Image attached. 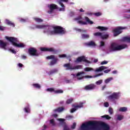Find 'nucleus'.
Listing matches in <instances>:
<instances>
[{"label": "nucleus", "mask_w": 130, "mask_h": 130, "mask_svg": "<svg viewBox=\"0 0 130 130\" xmlns=\"http://www.w3.org/2000/svg\"><path fill=\"white\" fill-rule=\"evenodd\" d=\"M36 28H37V29H44V28L48 29V26L44 25H36Z\"/></svg>", "instance_id": "a211bd4d"}, {"label": "nucleus", "mask_w": 130, "mask_h": 130, "mask_svg": "<svg viewBox=\"0 0 130 130\" xmlns=\"http://www.w3.org/2000/svg\"><path fill=\"white\" fill-rule=\"evenodd\" d=\"M50 11L48 12V14H52L54 10L57 9V6L55 4H52L49 6Z\"/></svg>", "instance_id": "f8f14e48"}, {"label": "nucleus", "mask_w": 130, "mask_h": 130, "mask_svg": "<svg viewBox=\"0 0 130 130\" xmlns=\"http://www.w3.org/2000/svg\"><path fill=\"white\" fill-rule=\"evenodd\" d=\"M55 94H62L63 93V90H56L54 91Z\"/></svg>", "instance_id": "72a5a7b5"}, {"label": "nucleus", "mask_w": 130, "mask_h": 130, "mask_svg": "<svg viewBox=\"0 0 130 130\" xmlns=\"http://www.w3.org/2000/svg\"><path fill=\"white\" fill-rule=\"evenodd\" d=\"M6 23L9 26H12V27H15V24L8 19L6 20Z\"/></svg>", "instance_id": "b1692460"}, {"label": "nucleus", "mask_w": 130, "mask_h": 130, "mask_svg": "<svg viewBox=\"0 0 130 130\" xmlns=\"http://www.w3.org/2000/svg\"><path fill=\"white\" fill-rule=\"evenodd\" d=\"M20 21H21V22H26V19H24L22 18V19L20 20Z\"/></svg>", "instance_id": "774afa93"}, {"label": "nucleus", "mask_w": 130, "mask_h": 130, "mask_svg": "<svg viewBox=\"0 0 130 130\" xmlns=\"http://www.w3.org/2000/svg\"><path fill=\"white\" fill-rule=\"evenodd\" d=\"M122 40L124 42H127V43H130V37H125L123 38Z\"/></svg>", "instance_id": "412c9836"}, {"label": "nucleus", "mask_w": 130, "mask_h": 130, "mask_svg": "<svg viewBox=\"0 0 130 130\" xmlns=\"http://www.w3.org/2000/svg\"><path fill=\"white\" fill-rule=\"evenodd\" d=\"M73 101H74V100L73 99H69L67 100L66 104H71V103H72V102H73Z\"/></svg>", "instance_id": "e433bc0d"}, {"label": "nucleus", "mask_w": 130, "mask_h": 130, "mask_svg": "<svg viewBox=\"0 0 130 130\" xmlns=\"http://www.w3.org/2000/svg\"><path fill=\"white\" fill-rule=\"evenodd\" d=\"M9 51H11L12 53H14V54H16V53H17V52L14 49H10Z\"/></svg>", "instance_id": "09e8293b"}, {"label": "nucleus", "mask_w": 130, "mask_h": 130, "mask_svg": "<svg viewBox=\"0 0 130 130\" xmlns=\"http://www.w3.org/2000/svg\"><path fill=\"white\" fill-rule=\"evenodd\" d=\"M109 113H110V114L112 115L113 114V109H112V108L110 107L109 108Z\"/></svg>", "instance_id": "ea45409f"}, {"label": "nucleus", "mask_w": 130, "mask_h": 130, "mask_svg": "<svg viewBox=\"0 0 130 130\" xmlns=\"http://www.w3.org/2000/svg\"><path fill=\"white\" fill-rule=\"evenodd\" d=\"M59 57L60 58H63L64 57H67V54H63L59 55Z\"/></svg>", "instance_id": "79ce46f5"}, {"label": "nucleus", "mask_w": 130, "mask_h": 130, "mask_svg": "<svg viewBox=\"0 0 130 130\" xmlns=\"http://www.w3.org/2000/svg\"><path fill=\"white\" fill-rule=\"evenodd\" d=\"M34 19L37 23H42V22H43V20L41 19V18H34Z\"/></svg>", "instance_id": "cd10ccee"}, {"label": "nucleus", "mask_w": 130, "mask_h": 130, "mask_svg": "<svg viewBox=\"0 0 130 130\" xmlns=\"http://www.w3.org/2000/svg\"><path fill=\"white\" fill-rule=\"evenodd\" d=\"M102 82H103L102 80H100L96 82V85H101V84H102Z\"/></svg>", "instance_id": "49530a36"}, {"label": "nucleus", "mask_w": 130, "mask_h": 130, "mask_svg": "<svg viewBox=\"0 0 130 130\" xmlns=\"http://www.w3.org/2000/svg\"><path fill=\"white\" fill-rule=\"evenodd\" d=\"M55 58V56L53 55H51L50 56H47L46 57L47 59H54Z\"/></svg>", "instance_id": "473e14b6"}, {"label": "nucleus", "mask_w": 130, "mask_h": 130, "mask_svg": "<svg viewBox=\"0 0 130 130\" xmlns=\"http://www.w3.org/2000/svg\"><path fill=\"white\" fill-rule=\"evenodd\" d=\"M47 32L50 35H54V34H64L66 30L60 26H48Z\"/></svg>", "instance_id": "f03ea898"}, {"label": "nucleus", "mask_w": 130, "mask_h": 130, "mask_svg": "<svg viewBox=\"0 0 130 130\" xmlns=\"http://www.w3.org/2000/svg\"><path fill=\"white\" fill-rule=\"evenodd\" d=\"M76 110H77V109L72 108L71 110V113H74V112H75V111H76Z\"/></svg>", "instance_id": "bf43d9fd"}, {"label": "nucleus", "mask_w": 130, "mask_h": 130, "mask_svg": "<svg viewBox=\"0 0 130 130\" xmlns=\"http://www.w3.org/2000/svg\"><path fill=\"white\" fill-rule=\"evenodd\" d=\"M58 120H59V121H60V122H62V123H64V120H66V119H62V118H59V119H58Z\"/></svg>", "instance_id": "6e6d98bb"}, {"label": "nucleus", "mask_w": 130, "mask_h": 130, "mask_svg": "<svg viewBox=\"0 0 130 130\" xmlns=\"http://www.w3.org/2000/svg\"><path fill=\"white\" fill-rule=\"evenodd\" d=\"M96 29H99L101 31H105L108 29V28L104 26H99L96 27Z\"/></svg>", "instance_id": "4be33fe9"}, {"label": "nucleus", "mask_w": 130, "mask_h": 130, "mask_svg": "<svg viewBox=\"0 0 130 130\" xmlns=\"http://www.w3.org/2000/svg\"><path fill=\"white\" fill-rule=\"evenodd\" d=\"M103 73H99V74H96L95 75H94L93 77L92 76H89V75H87L86 76H85V78H97V77H100V76H103Z\"/></svg>", "instance_id": "aec40b11"}, {"label": "nucleus", "mask_w": 130, "mask_h": 130, "mask_svg": "<svg viewBox=\"0 0 130 130\" xmlns=\"http://www.w3.org/2000/svg\"><path fill=\"white\" fill-rule=\"evenodd\" d=\"M64 110V107H58V108L55 109L53 110L54 112H62Z\"/></svg>", "instance_id": "f3484780"}, {"label": "nucleus", "mask_w": 130, "mask_h": 130, "mask_svg": "<svg viewBox=\"0 0 130 130\" xmlns=\"http://www.w3.org/2000/svg\"><path fill=\"white\" fill-rule=\"evenodd\" d=\"M24 110L26 113H30V108L29 107L24 108Z\"/></svg>", "instance_id": "4c0bfd02"}, {"label": "nucleus", "mask_w": 130, "mask_h": 130, "mask_svg": "<svg viewBox=\"0 0 130 130\" xmlns=\"http://www.w3.org/2000/svg\"><path fill=\"white\" fill-rule=\"evenodd\" d=\"M84 74H85L84 72H79L77 74L76 77H79V76H81V75H83Z\"/></svg>", "instance_id": "8fccbe9b"}, {"label": "nucleus", "mask_w": 130, "mask_h": 130, "mask_svg": "<svg viewBox=\"0 0 130 130\" xmlns=\"http://www.w3.org/2000/svg\"><path fill=\"white\" fill-rule=\"evenodd\" d=\"M85 72H90V71H94V69L92 68L86 67L84 69Z\"/></svg>", "instance_id": "7c9ffc66"}, {"label": "nucleus", "mask_w": 130, "mask_h": 130, "mask_svg": "<svg viewBox=\"0 0 130 130\" xmlns=\"http://www.w3.org/2000/svg\"><path fill=\"white\" fill-rule=\"evenodd\" d=\"M127 29V27L126 26L125 27H121V26H118L115 29L113 30L114 32V37H116V36H118L119 34H121V33L122 32L121 31V30H125Z\"/></svg>", "instance_id": "423d86ee"}, {"label": "nucleus", "mask_w": 130, "mask_h": 130, "mask_svg": "<svg viewBox=\"0 0 130 130\" xmlns=\"http://www.w3.org/2000/svg\"><path fill=\"white\" fill-rule=\"evenodd\" d=\"M6 39L10 42L11 44L15 46V47H18V48H23L25 46V44L23 43L17 44L19 42V40L17 38L14 37H5Z\"/></svg>", "instance_id": "7ed1b4c3"}, {"label": "nucleus", "mask_w": 130, "mask_h": 130, "mask_svg": "<svg viewBox=\"0 0 130 130\" xmlns=\"http://www.w3.org/2000/svg\"><path fill=\"white\" fill-rule=\"evenodd\" d=\"M76 125H77V124L76 123H73V125L71 126V128H72L73 129L76 128Z\"/></svg>", "instance_id": "5fc2aeb1"}, {"label": "nucleus", "mask_w": 130, "mask_h": 130, "mask_svg": "<svg viewBox=\"0 0 130 130\" xmlns=\"http://www.w3.org/2000/svg\"><path fill=\"white\" fill-rule=\"evenodd\" d=\"M32 86L34 88H36V89H40L41 88V86L38 83L33 84Z\"/></svg>", "instance_id": "c85d7f7f"}, {"label": "nucleus", "mask_w": 130, "mask_h": 130, "mask_svg": "<svg viewBox=\"0 0 130 130\" xmlns=\"http://www.w3.org/2000/svg\"><path fill=\"white\" fill-rule=\"evenodd\" d=\"M58 3H59V5H60L61 7H62V8H65L64 5L62 3V2H61V1H59Z\"/></svg>", "instance_id": "4d7b16f0"}, {"label": "nucleus", "mask_w": 130, "mask_h": 130, "mask_svg": "<svg viewBox=\"0 0 130 130\" xmlns=\"http://www.w3.org/2000/svg\"><path fill=\"white\" fill-rule=\"evenodd\" d=\"M105 45V43H104V42L101 41V45H100L101 47H102V46H104Z\"/></svg>", "instance_id": "e2e57ef3"}, {"label": "nucleus", "mask_w": 130, "mask_h": 130, "mask_svg": "<svg viewBox=\"0 0 130 130\" xmlns=\"http://www.w3.org/2000/svg\"><path fill=\"white\" fill-rule=\"evenodd\" d=\"M28 51L29 54L32 55V56H38L39 55V54L37 53V50L35 48H29Z\"/></svg>", "instance_id": "1a4fd4ad"}, {"label": "nucleus", "mask_w": 130, "mask_h": 130, "mask_svg": "<svg viewBox=\"0 0 130 130\" xmlns=\"http://www.w3.org/2000/svg\"><path fill=\"white\" fill-rule=\"evenodd\" d=\"M54 73H57V69H54L53 70L51 71L50 72V74H54Z\"/></svg>", "instance_id": "3c124183"}, {"label": "nucleus", "mask_w": 130, "mask_h": 130, "mask_svg": "<svg viewBox=\"0 0 130 130\" xmlns=\"http://www.w3.org/2000/svg\"><path fill=\"white\" fill-rule=\"evenodd\" d=\"M108 69V67H105V66H101L99 67V68H97L94 72L96 73L99 72H102V71H104V70H107Z\"/></svg>", "instance_id": "2eb2a0df"}, {"label": "nucleus", "mask_w": 130, "mask_h": 130, "mask_svg": "<svg viewBox=\"0 0 130 130\" xmlns=\"http://www.w3.org/2000/svg\"><path fill=\"white\" fill-rule=\"evenodd\" d=\"M94 36L96 37H101L102 36V33L100 32H97L93 34Z\"/></svg>", "instance_id": "c756f323"}, {"label": "nucleus", "mask_w": 130, "mask_h": 130, "mask_svg": "<svg viewBox=\"0 0 130 130\" xmlns=\"http://www.w3.org/2000/svg\"><path fill=\"white\" fill-rule=\"evenodd\" d=\"M103 117H104V118H106V119H108V120L111 119V117L109 116V115H104L103 116Z\"/></svg>", "instance_id": "a19ab883"}, {"label": "nucleus", "mask_w": 130, "mask_h": 130, "mask_svg": "<svg viewBox=\"0 0 130 130\" xmlns=\"http://www.w3.org/2000/svg\"><path fill=\"white\" fill-rule=\"evenodd\" d=\"M104 106L105 107H108L109 106V104L108 103V102H105L104 103Z\"/></svg>", "instance_id": "680f3d73"}, {"label": "nucleus", "mask_w": 130, "mask_h": 130, "mask_svg": "<svg viewBox=\"0 0 130 130\" xmlns=\"http://www.w3.org/2000/svg\"><path fill=\"white\" fill-rule=\"evenodd\" d=\"M111 69H108V70H105L104 71V72L105 73V74H108V73H109V72H111Z\"/></svg>", "instance_id": "13d9d810"}, {"label": "nucleus", "mask_w": 130, "mask_h": 130, "mask_svg": "<svg viewBox=\"0 0 130 130\" xmlns=\"http://www.w3.org/2000/svg\"><path fill=\"white\" fill-rule=\"evenodd\" d=\"M83 103H80L79 105H72V107H74L75 108H81L83 107Z\"/></svg>", "instance_id": "bb28decb"}, {"label": "nucleus", "mask_w": 130, "mask_h": 130, "mask_svg": "<svg viewBox=\"0 0 130 130\" xmlns=\"http://www.w3.org/2000/svg\"><path fill=\"white\" fill-rule=\"evenodd\" d=\"M60 12H64V11H66V9L63 7L59 9Z\"/></svg>", "instance_id": "052dcab7"}, {"label": "nucleus", "mask_w": 130, "mask_h": 130, "mask_svg": "<svg viewBox=\"0 0 130 130\" xmlns=\"http://www.w3.org/2000/svg\"><path fill=\"white\" fill-rule=\"evenodd\" d=\"M85 45H86V46H92L93 47H94V46H96V43H95L94 41H91L86 43Z\"/></svg>", "instance_id": "dca6fc26"}, {"label": "nucleus", "mask_w": 130, "mask_h": 130, "mask_svg": "<svg viewBox=\"0 0 130 130\" xmlns=\"http://www.w3.org/2000/svg\"><path fill=\"white\" fill-rule=\"evenodd\" d=\"M50 123L52 125H55V123L54 122V119H52L50 120Z\"/></svg>", "instance_id": "c03bdc74"}, {"label": "nucleus", "mask_w": 130, "mask_h": 130, "mask_svg": "<svg viewBox=\"0 0 130 130\" xmlns=\"http://www.w3.org/2000/svg\"><path fill=\"white\" fill-rule=\"evenodd\" d=\"M119 111H120L121 112H125V111H127V108L125 107H121L120 108Z\"/></svg>", "instance_id": "393cba45"}, {"label": "nucleus", "mask_w": 130, "mask_h": 130, "mask_svg": "<svg viewBox=\"0 0 130 130\" xmlns=\"http://www.w3.org/2000/svg\"><path fill=\"white\" fill-rule=\"evenodd\" d=\"M82 38L83 39H88L89 38V37H90V36H89V35H86V34H82L81 35Z\"/></svg>", "instance_id": "f704fd0d"}, {"label": "nucleus", "mask_w": 130, "mask_h": 130, "mask_svg": "<svg viewBox=\"0 0 130 130\" xmlns=\"http://www.w3.org/2000/svg\"><path fill=\"white\" fill-rule=\"evenodd\" d=\"M102 14L100 12H96L94 13V15L96 16V17H99V16H101Z\"/></svg>", "instance_id": "de8ad7c7"}, {"label": "nucleus", "mask_w": 130, "mask_h": 130, "mask_svg": "<svg viewBox=\"0 0 130 130\" xmlns=\"http://www.w3.org/2000/svg\"><path fill=\"white\" fill-rule=\"evenodd\" d=\"M109 35L107 34L103 35V34H102L101 38L102 39H107V38L109 37Z\"/></svg>", "instance_id": "c9c22d12"}, {"label": "nucleus", "mask_w": 130, "mask_h": 130, "mask_svg": "<svg viewBox=\"0 0 130 130\" xmlns=\"http://www.w3.org/2000/svg\"><path fill=\"white\" fill-rule=\"evenodd\" d=\"M23 66L24 65H23V64L21 63H18V67H19V68H23Z\"/></svg>", "instance_id": "69168bd1"}, {"label": "nucleus", "mask_w": 130, "mask_h": 130, "mask_svg": "<svg viewBox=\"0 0 130 130\" xmlns=\"http://www.w3.org/2000/svg\"><path fill=\"white\" fill-rule=\"evenodd\" d=\"M57 60H58V59L54 58V59H53V60L50 61V66H54V64H56L57 62Z\"/></svg>", "instance_id": "6ab92c4d"}, {"label": "nucleus", "mask_w": 130, "mask_h": 130, "mask_svg": "<svg viewBox=\"0 0 130 130\" xmlns=\"http://www.w3.org/2000/svg\"><path fill=\"white\" fill-rule=\"evenodd\" d=\"M130 17V15H128V16H124V18H125V19H129Z\"/></svg>", "instance_id": "338daca9"}, {"label": "nucleus", "mask_w": 130, "mask_h": 130, "mask_svg": "<svg viewBox=\"0 0 130 130\" xmlns=\"http://www.w3.org/2000/svg\"><path fill=\"white\" fill-rule=\"evenodd\" d=\"M83 17L81 16H77L74 19V21H77L78 24L80 25H87V22L83 21Z\"/></svg>", "instance_id": "9b49d317"}, {"label": "nucleus", "mask_w": 130, "mask_h": 130, "mask_svg": "<svg viewBox=\"0 0 130 130\" xmlns=\"http://www.w3.org/2000/svg\"><path fill=\"white\" fill-rule=\"evenodd\" d=\"M107 63H108V61H107L106 60H104V61H103L102 62H101V64H102V65L107 64Z\"/></svg>", "instance_id": "603ef678"}, {"label": "nucleus", "mask_w": 130, "mask_h": 130, "mask_svg": "<svg viewBox=\"0 0 130 130\" xmlns=\"http://www.w3.org/2000/svg\"><path fill=\"white\" fill-rule=\"evenodd\" d=\"M74 30H75V31H77V32H80V33H82V32L86 33V32H87V30H86L81 29L80 28H77L76 27L74 28Z\"/></svg>", "instance_id": "a878e982"}, {"label": "nucleus", "mask_w": 130, "mask_h": 130, "mask_svg": "<svg viewBox=\"0 0 130 130\" xmlns=\"http://www.w3.org/2000/svg\"><path fill=\"white\" fill-rule=\"evenodd\" d=\"M47 91H49V92H54V89L53 88H48L47 89Z\"/></svg>", "instance_id": "864d4df0"}, {"label": "nucleus", "mask_w": 130, "mask_h": 130, "mask_svg": "<svg viewBox=\"0 0 130 130\" xmlns=\"http://www.w3.org/2000/svg\"><path fill=\"white\" fill-rule=\"evenodd\" d=\"M63 130H70L69 126L67 125V124L64 125L63 126Z\"/></svg>", "instance_id": "a18cd8bd"}, {"label": "nucleus", "mask_w": 130, "mask_h": 130, "mask_svg": "<svg viewBox=\"0 0 130 130\" xmlns=\"http://www.w3.org/2000/svg\"><path fill=\"white\" fill-rule=\"evenodd\" d=\"M119 97H120V92H113L111 95H109L108 98L111 101H114L119 99Z\"/></svg>", "instance_id": "39448f33"}, {"label": "nucleus", "mask_w": 130, "mask_h": 130, "mask_svg": "<svg viewBox=\"0 0 130 130\" xmlns=\"http://www.w3.org/2000/svg\"><path fill=\"white\" fill-rule=\"evenodd\" d=\"M112 80H113V78L112 77H110L105 80V83L106 84H108V83H109V82H110L111 81H112Z\"/></svg>", "instance_id": "2f4dec72"}, {"label": "nucleus", "mask_w": 130, "mask_h": 130, "mask_svg": "<svg viewBox=\"0 0 130 130\" xmlns=\"http://www.w3.org/2000/svg\"><path fill=\"white\" fill-rule=\"evenodd\" d=\"M64 68H67L66 70H80V69H82V65H78L73 67L71 63H68L63 64Z\"/></svg>", "instance_id": "0eeeda50"}, {"label": "nucleus", "mask_w": 130, "mask_h": 130, "mask_svg": "<svg viewBox=\"0 0 130 130\" xmlns=\"http://www.w3.org/2000/svg\"><path fill=\"white\" fill-rule=\"evenodd\" d=\"M85 20L88 24H90V25H92V24H94V22L91 21L89 18H88V17H85Z\"/></svg>", "instance_id": "5701e85b"}, {"label": "nucleus", "mask_w": 130, "mask_h": 130, "mask_svg": "<svg viewBox=\"0 0 130 130\" xmlns=\"http://www.w3.org/2000/svg\"><path fill=\"white\" fill-rule=\"evenodd\" d=\"M82 61H83L84 62H86L87 63H91V61L87 60V59H86V58L85 57V56H81L80 57H78L75 61V62H82Z\"/></svg>", "instance_id": "9d476101"}, {"label": "nucleus", "mask_w": 130, "mask_h": 130, "mask_svg": "<svg viewBox=\"0 0 130 130\" xmlns=\"http://www.w3.org/2000/svg\"><path fill=\"white\" fill-rule=\"evenodd\" d=\"M123 119V116L121 115H118L117 118V120H122Z\"/></svg>", "instance_id": "58836bf2"}, {"label": "nucleus", "mask_w": 130, "mask_h": 130, "mask_svg": "<svg viewBox=\"0 0 130 130\" xmlns=\"http://www.w3.org/2000/svg\"><path fill=\"white\" fill-rule=\"evenodd\" d=\"M110 130L108 124L98 121H89L86 123H83L79 130Z\"/></svg>", "instance_id": "f257e3e1"}, {"label": "nucleus", "mask_w": 130, "mask_h": 130, "mask_svg": "<svg viewBox=\"0 0 130 130\" xmlns=\"http://www.w3.org/2000/svg\"><path fill=\"white\" fill-rule=\"evenodd\" d=\"M7 44H8V43L4 42V41L0 40V47L3 49H4V50H7L6 47H7Z\"/></svg>", "instance_id": "4468645a"}, {"label": "nucleus", "mask_w": 130, "mask_h": 130, "mask_svg": "<svg viewBox=\"0 0 130 130\" xmlns=\"http://www.w3.org/2000/svg\"><path fill=\"white\" fill-rule=\"evenodd\" d=\"M5 30V27L0 25V30L4 31Z\"/></svg>", "instance_id": "0e129e2a"}, {"label": "nucleus", "mask_w": 130, "mask_h": 130, "mask_svg": "<svg viewBox=\"0 0 130 130\" xmlns=\"http://www.w3.org/2000/svg\"><path fill=\"white\" fill-rule=\"evenodd\" d=\"M95 87L96 86H95V85L91 84L85 86L84 87V90H86V91L93 90V89H95Z\"/></svg>", "instance_id": "ddd939ff"}, {"label": "nucleus", "mask_w": 130, "mask_h": 130, "mask_svg": "<svg viewBox=\"0 0 130 130\" xmlns=\"http://www.w3.org/2000/svg\"><path fill=\"white\" fill-rule=\"evenodd\" d=\"M41 51L44 52H53L54 54H56L57 53V50H55L53 48L43 47L41 48Z\"/></svg>", "instance_id": "6e6552de"}, {"label": "nucleus", "mask_w": 130, "mask_h": 130, "mask_svg": "<svg viewBox=\"0 0 130 130\" xmlns=\"http://www.w3.org/2000/svg\"><path fill=\"white\" fill-rule=\"evenodd\" d=\"M127 45L124 44L121 45H118L116 43H113L111 44L110 47V51H117V50H121L126 48Z\"/></svg>", "instance_id": "20e7f679"}, {"label": "nucleus", "mask_w": 130, "mask_h": 130, "mask_svg": "<svg viewBox=\"0 0 130 130\" xmlns=\"http://www.w3.org/2000/svg\"><path fill=\"white\" fill-rule=\"evenodd\" d=\"M73 117H74V116L72 115H68L66 116V119H67V120H70V119H72Z\"/></svg>", "instance_id": "37998d69"}]
</instances>
